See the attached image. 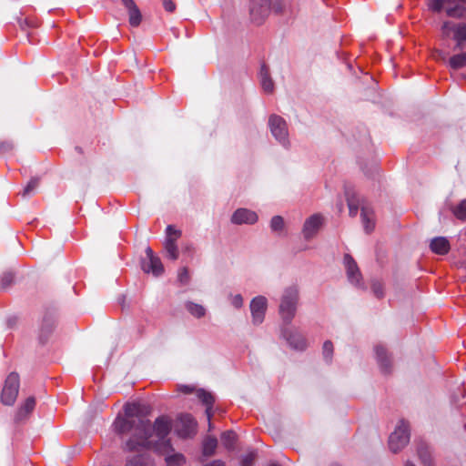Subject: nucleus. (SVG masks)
Instances as JSON below:
<instances>
[{
    "label": "nucleus",
    "mask_w": 466,
    "mask_h": 466,
    "mask_svg": "<svg viewBox=\"0 0 466 466\" xmlns=\"http://www.w3.org/2000/svg\"><path fill=\"white\" fill-rule=\"evenodd\" d=\"M12 281H13L12 273H5L1 278L0 283L3 288H5V287L9 286L12 283Z\"/></svg>",
    "instance_id": "37998d69"
},
{
    "label": "nucleus",
    "mask_w": 466,
    "mask_h": 466,
    "mask_svg": "<svg viewBox=\"0 0 466 466\" xmlns=\"http://www.w3.org/2000/svg\"><path fill=\"white\" fill-rule=\"evenodd\" d=\"M454 38L459 42L466 41V25H459L453 28Z\"/></svg>",
    "instance_id": "473e14b6"
},
{
    "label": "nucleus",
    "mask_w": 466,
    "mask_h": 466,
    "mask_svg": "<svg viewBox=\"0 0 466 466\" xmlns=\"http://www.w3.org/2000/svg\"><path fill=\"white\" fill-rule=\"evenodd\" d=\"M177 280L182 284L186 285L189 281V274L187 268H182L179 269L177 274Z\"/></svg>",
    "instance_id": "a19ab883"
},
{
    "label": "nucleus",
    "mask_w": 466,
    "mask_h": 466,
    "mask_svg": "<svg viewBox=\"0 0 466 466\" xmlns=\"http://www.w3.org/2000/svg\"><path fill=\"white\" fill-rule=\"evenodd\" d=\"M148 458L144 455H137L127 460L126 466H149Z\"/></svg>",
    "instance_id": "c85d7f7f"
},
{
    "label": "nucleus",
    "mask_w": 466,
    "mask_h": 466,
    "mask_svg": "<svg viewBox=\"0 0 466 466\" xmlns=\"http://www.w3.org/2000/svg\"><path fill=\"white\" fill-rule=\"evenodd\" d=\"M374 352L381 371L384 373L389 372L391 367V358L385 347L378 344L374 347Z\"/></svg>",
    "instance_id": "2eb2a0df"
},
{
    "label": "nucleus",
    "mask_w": 466,
    "mask_h": 466,
    "mask_svg": "<svg viewBox=\"0 0 466 466\" xmlns=\"http://www.w3.org/2000/svg\"><path fill=\"white\" fill-rule=\"evenodd\" d=\"M231 305L236 309H240L243 306V297L240 294L229 296Z\"/></svg>",
    "instance_id": "79ce46f5"
},
{
    "label": "nucleus",
    "mask_w": 466,
    "mask_h": 466,
    "mask_svg": "<svg viewBox=\"0 0 466 466\" xmlns=\"http://www.w3.org/2000/svg\"><path fill=\"white\" fill-rule=\"evenodd\" d=\"M418 455L424 466H432L431 453L427 445L422 444L418 448Z\"/></svg>",
    "instance_id": "b1692460"
},
{
    "label": "nucleus",
    "mask_w": 466,
    "mask_h": 466,
    "mask_svg": "<svg viewBox=\"0 0 466 466\" xmlns=\"http://www.w3.org/2000/svg\"><path fill=\"white\" fill-rule=\"evenodd\" d=\"M197 421L190 414L178 416L176 424V432L181 438H189L196 433Z\"/></svg>",
    "instance_id": "9d476101"
},
{
    "label": "nucleus",
    "mask_w": 466,
    "mask_h": 466,
    "mask_svg": "<svg viewBox=\"0 0 466 466\" xmlns=\"http://www.w3.org/2000/svg\"><path fill=\"white\" fill-rule=\"evenodd\" d=\"M204 466H225V463L221 460H215Z\"/></svg>",
    "instance_id": "de8ad7c7"
},
{
    "label": "nucleus",
    "mask_w": 466,
    "mask_h": 466,
    "mask_svg": "<svg viewBox=\"0 0 466 466\" xmlns=\"http://www.w3.org/2000/svg\"><path fill=\"white\" fill-rule=\"evenodd\" d=\"M162 5L166 11L173 12L176 9V5L172 0H161Z\"/></svg>",
    "instance_id": "c03bdc74"
},
{
    "label": "nucleus",
    "mask_w": 466,
    "mask_h": 466,
    "mask_svg": "<svg viewBox=\"0 0 466 466\" xmlns=\"http://www.w3.org/2000/svg\"><path fill=\"white\" fill-rule=\"evenodd\" d=\"M221 441L228 450H232L236 441V435L233 431H225L221 436Z\"/></svg>",
    "instance_id": "c756f323"
},
{
    "label": "nucleus",
    "mask_w": 466,
    "mask_h": 466,
    "mask_svg": "<svg viewBox=\"0 0 466 466\" xmlns=\"http://www.w3.org/2000/svg\"><path fill=\"white\" fill-rule=\"evenodd\" d=\"M271 0H250L249 13L254 23L260 24L269 14Z\"/></svg>",
    "instance_id": "1a4fd4ad"
},
{
    "label": "nucleus",
    "mask_w": 466,
    "mask_h": 466,
    "mask_svg": "<svg viewBox=\"0 0 466 466\" xmlns=\"http://www.w3.org/2000/svg\"><path fill=\"white\" fill-rule=\"evenodd\" d=\"M35 406V400L34 397H28L25 402L21 405L17 413L15 415L16 420H24L34 409Z\"/></svg>",
    "instance_id": "4be33fe9"
},
{
    "label": "nucleus",
    "mask_w": 466,
    "mask_h": 466,
    "mask_svg": "<svg viewBox=\"0 0 466 466\" xmlns=\"http://www.w3.org/2000/svg\"><path fill=\"white\" fill-rule=\"evenodd\" d=\"M166 239H172L173 242L177 243V240L181 236V231L177 229L174 226L168 225L166 228Z\"/></svg>",
    "instance_id": "72a5a7b5"
},
{
    "label": "nucleus",
    "mask_w": 466,
    "mask_h": 466,
    "mask_svg": "<svg viewBox=\"0 0 466 466\" xmlns=\"http://www.w3.org/2000/svg\"><path fill=\"white\" fill-rule=\"evenodd\" d=\"M258 220V214L255 211L245 208L236 209L230 218V221L234 225H254Z\"/></svg>",
    "instance_id": "ddd939ff"
},
{
    "label": "nucleus",
    "mask_w": 466,
    "mask_h": 466,
    "mask_svg": "<svg viewBox=\"0 0 466 466\" xmlns=\"http://www.w3.org/2000/svg\"><path fill=\"white\" fill-rule=\"evenodd\" d=\"M218 446V441L215 437H207L203 441V454L211 456Z\"/></svg>",
    "instance_id": "393cba45"
},
{
    "label": "nucleus",
    "mask_w": 466,
    "mask_h": 466,
    "mask_svg": "<svg viewBox=\"0 0 466 466\" xmlns=\"http://www.w3.org/2000/svg\"><path fill=\"white\" fill-rule=\"evenodd\" d=\"M267 308L268 299L266 297L259 295L251 299L249 309L254 325H260L264 321Z\"/></svg>",
    "instance_id": "0eeeda50"
},
{
    "label": "nucleus",
    "mask_w": 466,
    "mask_h": 466,
    "mask_svg": "<svg viewBox=\"0 0 466 466\" xmlns=\"http://www.w3.org/2000/svg\"><path fill=\"white\" fill-rule=\"evenodd\" d=\"M160 452H167L165 456L167 466H181L185 463L186 460L183 454L173 452V449H167L162 447Z\"/></svg>",
    "instance_id": "aec40b11"
},
{
    "label": "nucleus",
    "mask_w": 466,
    "mask_h": 466,
    "mask_svg": "<svg viewBox=\"0 0 466 466\" xmlns=\"http://www.w3.org/2000/svg\"><path fill=\"white\" fill-rule=\"evenodd\" d=\"M451 0H430L428 6L433 12H441L444 4L450 3Z\"/></svg>",
    "instance_id": "58836bf2"
},
{
    "label": "nucleus",
    "mask_w": 466,
    "mask_h": 466,
    "mask_svg": "<svg viewBox=\"0 0 466 466\" xmlns=\"http://www.w3.org/2000/svg\"><path fill=\"white\" fill-rule=\"evenodd\" d=\"M405 466H415V465H414L413 463H411V462L408 461V462L405 464Z\"/></svg>",
    "instance_id": "09e8293b"
},
{
    "label": "nucleus",
    "mask_w": 466,
    "mask_h": 466,
    "mask_svg": "<svg viewBox=\"0 0 466 466\" xmlns=\"http://www.w3.org/2000/svg\"><path fill=\"white\" fill-rule=\"evenodd\" d=\"M185 309L189 312L191 316L197 319L203 318L207 313V309L203 305L195 303L193 301H187L185 303Z\"/></svg>",
    "instance_id": "5701e85b"
},
{
    "label": "nucleus",
    "mask_w": 466,
    "mask_h": 466,
    "mask_svg": "<svg viewBox=\"0 0 466 466\" xmlns=\"http://www.w3.org/2000/svg\"><path fill=\"white\" fill-rule=\"evenodd\" d=\"M371 289H372L374 295L377 298H382L384 296L383 285L380 281L373 280L372 284H371Z\"/></svg>",
    "instance_id": "ea45409f"
},
{
    "label": "nucleus",
    "mask_w": 466,
    "mask_h": 466,
    "mask_svg": "<svg viewBox=\"0 0 466 466\" xmlns=\"http://www.w3.org/2000/svg\"><path fill=\"white\" fill-rule=\"evenodd\" d=\"M349 212L351 217H355L358 213L359 209V200L355 199L353 197H347Z\"/></svg>",
    "instance_id": "4c0bfd02"
},
{
    "label": "nucleus",
    "mask_w": 466,
    "mask_h": 466,
    "mask_svg": "<svg viewBox=\"0 0 466 466\" xmlns=\"http://www.w3.org/2000/svg\"><path fill=\"white\" fill-rule=\"evenodd\" d=\"M147 258L141 261V268L145 273H151L155 277L160 276L164 272V267L160 258L155 256L151 248H146Z\"/></svg>",
    "instance_id": "6e6552de"
},
{
    "label": "nucleus",
    "mask_w": 466,
    "mask_h": 466,
    "mask_svg": "<svg viewBox=\"0 0 466 466\" xmlns=\"http://www.w3.org/2000/svg\"><path fill=\"white\" fill-rule=\"evenodd\" d=\"M19 390V376L15 372H11L5 382L1 400L5 405H13L16 400Z\"/></svg>",
    "instance_id": "39448f33"
},
{
    "label": "nucleus",
    "mask_w": 466,
    "mask_h": 466,
    "mask_svg": "<svg viewBox=\"0 0 466 466\" xmlns=\"http://www.w3.org/2000/svg\"><path fill=\"white\" fill-rule=\"evenodd\" d=\"M270 228L273 232H280L284 228V219L281 216H274L270 220Z\"/></svg>",
    "instance_id": "2f4dec72"
},
{
    "label": "nucleus",
    "mask_w": 466,
    "mask_h": 466,
    "mask_svg": "<svg viewBox=\"0 0 466 466\" xmlns=\"http://www.w3.org/2000/svg\"><path fill=\"white\" fill-rule=\"evenodd\" d=\"M343 264L348 281L354 287L364 289L365 286L362 275L354 258L350 254H345L343 258Z\"/></svg>",
    "instance_id": "423d86ee"
},
{
    "label": "nucleus",
    "mask_w": 466,
    "mask_h": 466,
    "mask_svg": "<svg viewBox=\"0 0 466 466\" xmlns=\"http://www.w3.org/2000/svg\"><path fill=\"white\" fill-rule=\"evenodd\" d=\"M138 424V419H128L124 418L121 416H118L116 418L113 426L116 431V432L119 434H123L128 431H133V434L130 438H133L135 436V441L138 440L139 438V431L137 430Z\"/></svg>",
    "instance_id": "9b49d317"
},
{
    "label": "nucleus",
    "mask_w": 466,
    "mask_h": 466,
    "mask_svg": "<svg viewBox=\"0 0 466 466\" xmlns=\"http://www.w3.org/2000/svg\"><path fill=\"white\" fill-rule=\"evenodd\" d=\"M322 217L319 214H314L308 218L303 225L302 233L306 239L313 238L322 225Z\"/></svg>",
    "instance_id": "4468645a"
},
{
    "label": "nucleus",
    "mask_w": 466,
    "mask_h": 466,
    "mask_svg": "<svg viewBox=\"0 0 466 466\" xmlns=\"http://www.w3.org/2000/svg\"><path fill=\"white\" fill-rule=\"evenodd\" d=\"M123 5L127 9L129 24L137 26L142 19L140 10L133 0H121Z\"/></svg>",
    "instance_id": "dca6fc26"
},
{
    "label": "nucleus",
    "mask_w": 466,
    "mask_h": 466,
    "mask_svg": "<svg viewBox=\"0 0 466 466\" xmlns=\"http://www.w3.org/2000/svg\"><path fill=\"white\" fill-rule=\"evenodd\" d=\"M450 66L453 69H459L466 66V53L455 55L450 58Z\"/></svg>",
    "instance_id": "cd10ccee"
},
{
    "label": "nucleus",
    "mask_w": 466,
    "mask_h": 466,
    "mask_svg": "<svg viewBox=\"0 0 466 466\" xmlns=\"http://www.w3.org/2000/svg\"><path fill=\"white\" fill-rule=\"evenodd\" d=\"M410 426L403 420H400L394 431L389 437V448L396 453L401 451L410 441Z\"/></svg>",
    "instance_id": "20e7f679"
},
{
    "label": "nucleus",
    "mask_w": 466,
    "mask_h": 466,
    "mask_svg": "<svg viewBox=\"0 0 466 466\" xmlns=\"http://www.w3.org/2000/svg\"><path fill=\"white\" fill-rule=\"evenodd\" d=\"M137 430L140 433L138 440L135 441V436L130 438L125 444L126 451H136L148 447L157 451L162 447L171 450L170 441L167 439L171 431V420L168 417H158L153 425L147 419H138Z\"/></svg>",
    "instance_id": "f257e3e1"
},
{
    "label": "nucleus",
    "mask_w": 466,
    "mask_h": 466,
    "mask_svg": "<svg viewBox=\"0 0 466 466\" xmlns=\"http://www.w3.org/2000/svg\"><path fill=\"white\" fill-rule=\"evenodd\" d=\"M322 354L326 361L329 362L333 355V344L330 340H326L323 343Z\"/></svg>",
    "instance_id": "c9c22d12"
},
{
    "label": "nucleus",
    "mask_w": 466,
    "mask_h": 466,
    "mask_svg": "<svg viewBox=\"0 0 466 466\" xmlns=\"http://www.w3.org/2000/svg\"><path fill=\"white\" fill-rule=\"evenodd\" d=\"M430 248L438 255H445L450 251L451 245L445 237H436L431 239Z\"/></svg>",
    "instance_id": "6ab92c4d"
},
{
    "label": "nucleus",
    "mask_w": 466,
    "mask_h": 466,
    "mask_svg": "<svg viewBox=\"0 0 466 466\" xmlns=\"http://www.w3.org/2000/svg\"><path fill=\"white\" fill-rule=\"evenodd\" d=\"M140 411L141 409L138 403H128L125 406V415L128 419H142L139 417Z\"/></svg>",
    "instance_id": "bb28decb"
},
{
    "label": "nucleus",
    "mask_w": 466,
    "mask_h": 466,
    "mask_svg": "<svg viewBox=\"0 0 466 466\" xmlns=\"http://www.w3.org/2000/svg\"><path fill=\"white\" fill-rule=\"evenodd\" d=\"M197 397L199 399V400L204 404L206 405V415H207V418L208 420V426H209V429L211 428V422H210V420H211V417H212V406H213V403H214V398L212 396V394L210 392H208L206 391L205 390L203 389H198L197 390Z\"/></svg>",
    "instance_id": "a211bd4d"
},
{
    "label": "nucleus",
    "mask_w": 466,
    "mask_h": 466,
    "mask_svg": "<svg viewBox=\"0 0 466 466\" xmlns=\"http://www.w3.org/2000/svg\"><path fill=\"white\" fill-rule=\"evenodd\" d=\"M299 289L296 286H289L283 290L279 307V313L285 324H290L294 319L298 303Z\"/></svg>",
    "instance_id": "f03ea898"
},
{
    "label": "nucleus",
    "mask_w": 466,
    "mask_h": 466,
    "mask_svg": "<svg viewBox=\"0 0 466 466\" xmlns=\"http://www.w3.org/2000/svg\"><path fill=\"white\" fill-rule=\"evenodd\" d=\"M179 390L184 392V393H191V392H193L194 388L192 386H189V385H181L179 387Z\"/></svg>",
    "instance_id": "49530a36"
},
{
    "label": "nucleus",
    "mask_w": 466,
    "mask_h": 466,
    "mask_svg": "<svg viewBox=\"0 0 466 466\" xmlns=\"http://www.w3.org/2000/svg\"><path fill=\"white\" fill-rule=\"evenodd\" d=\"M282 336L289 345L296 350H306L308 343L304 336L296 329L286 328L282 330Z\"/></svg>",
    "instance_id": "f8f14e48"
},
{
    "label": "nucleus",
    "mask_w": 466,
    "mask_h": 466,
    "mask_svg": "<svg viewBox=\"0 0 466 466\" xmlns=\"http://www.w3.org/2000/svg\"><path fill=\"white\" fill-rule=\"evenodd\" d=\"M454 216L461 220H466V199L461 201L453 209Z\"/></svg>",
    "instance_id": "7c9ffc66"
},
{
    "label": "nucleus",
    "mask_w": 466,
    "mask_h": 466,
    "mask_svg": "<svg viewBox=\"0 0 466 466\" xmlns=\"http://www.w3.org/2000/svg\"><path fill=\"white\" fill-rule=\"evenodd\" d=\"M268 466H279V465L278 463L273 462V463H270Z\"/></svg>",
    "instance_id": "8fccbe9b"
},
{
    "label": "nucleus",
    "mask_w": 466,
    "mask_h": 466,
    "mask_svg": "<svg viewBox=\"0 0 466 466\" xmlns=\"http://www.w3.org/2000/svg\"><path fill=\"white\" fill-rule=\"evenodd\" d=\"M37 186H38V178L34 177V178L30 179V181L27 183V185L24 188L22 196L24 198L30 196L31 194L34 193V191L35 190Z\"/></svg>",
    "instance_id": "e433bc0d"
},
{
    "label": "nucleus",
    "mask_w": 466,
    "mask_h": 466,
    "mask_svg": "<svg viewBox=\"0 0 466 466\" xmlns=\"http://www.w3.org/2000/svg\"><path fill=\"white\" fill-rule=\"evenodd\" d=\"M268 127L276 141L284 148L289 149L290 140L286 120L279 116L271 115L268 118Z\"/></svg>",
    "instance_id": "7ed1b4c3"
},
{
    "label": "nucleus",
    "mask_w": 466,
    "mask_h": 466,
    "mask_svg": "<svg viewBox=\"0 0 466 466\" xmlns=\"http://www.w3.org/2000/svg\"><path fill=\"white\" fill-rule=\"evenodd\" d=\"M164 247L168 258L172 260L177 259L178 248L177 243L173 242L172 239H165Z\"/></svg>",
    "instance_id": "a878e982"
},
{
    "label": "nucleus",
    "mask_w": 466,
    "mask_h": 466,
    "mask_svg": "<svg viewBox=\"0 0 466 466\" xmlns=\"http://www.w3.org/2000/svg\"><path fill=\"white\" fill-rule=\"evenodd\" d=\"M465 9L461 6L456 5L446 9V14L450 17L461 18L464 16Z\"/></svg>",
    "instance_id": "f704fd0d"
},
{
    "label": "nucleus",
    "mask_w": 466,
    "mask_h": 466,
    "mask_svg": "<svg viewBox=\"0 0 466 466\" xmlns=\"http://www.w3.org/2000/svg\"><path fill=\"white\" fill-rule=\"evenodd\" d=\"M259 79L263 90L271 94L274 91V82L271 79L268 69L265 65H262L259 71Z\"/></svg>",
    "instance_id": "412c9836"
},
{
    "label": "nucleus",
    "mask_w": 466,
    "mask_h": 466,
    "mask_svg": "<svg viewBox=\"0 0 466 466\" xmlns=\"http://www.w3.org/2000/svg\"><path fill=\"white\" fill-rule=\"evenodd\" d=\"M360 217L364 230L367 233L371 232L375 228V215L373 209L368 206L361 205Z\"/></svg>",
    "instance_id": "f3484780"
},
{
    "label": "nucleus",
    "mask_w": 466,
    "mask_h": 466,
    "mask_svg": "<svg viewBox=\"0 0 466 466\" xmlns=\"http://www.w3.org/2000/svg\"><path fill=\"white\" fill-rule=\"evenodd\" d=\"M454 27H455V26H453V25H451V23H450V22H444V23H443V25H442V26H441V29H442V31H443L445 34H448L450 30H452V31H453V28H454Z\"/></svg>",
    "instance_id": "a18cd8bd"
}]
</instances>
